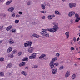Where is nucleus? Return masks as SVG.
I'll return each instance as SVG.
<instances>
[{
  "instance_id": "1",
  "label": "nucleus",
  "mask_w": 80,
  "mask_h": 80,
  "mask_svg": "<svg viewBox=\"0 0 80 80\" xmlns=\"http://www.w3.org/2000/svg\"><path fill=\"white\" fill-rule=\"evenodd\" d=\"M49 65L51 69H52V68L54 67L55 65V66H58V65H59V63L58 62L53 63V64L50 63Z\"/></svg>"
},
{
  "instance_id": "2",
  "label": "nucleus",
  "mask_w": 80,
  "mask_h": 80,
  "mask_svg": "<svg viewBox=\"0 0 80 80\" xmlns=\"http://www.w3.org/2000/svg\"><path fill=\"white\" fill-rule=\"evenodd\" d=\"M36 53H33V54L31 55V56H29V59H36L37 57L36 56Z\"/></svg>"
},
{
  "instance_id": "3",
  "label": "nucleus",
  "mask_w": 80,
  "mask_h": 80,
  "mask_svg": "<svg viewBox=\"0 0 80 80\" xmlns=\"http://www.w3.org/2000/svg\"><path fill=\"white\" fill-rule=\"evenodd\" d=\"M52 29H53L54 32H55L57 31L59 29V28H58V25H55L53 26Z\"/></svg>"
},
{
  "instance_id": "4",
  "label": "nucleus",
  "mask_w": 80,
  "mask_h": 80,
  "mask_svg": "<svg viewBox=\"0 0 80 80\" xmlns=\"http://www.w3.org/2000/svg\"><path fill=\"white\" fill-rule=\"evenodd\" d=\"M75 14V12L73 11H71L69 13L68 15L69 17H73Z\"/></svg>"
},
{
  "instance_id": "5",
  "label": "nucleus",
  "mask_w": 80,
  "mask_h": 80,
  "mask_svg": "<svg viewBox=\"0 0 80 80\" xmlns=\"http://www.w3.org/2000/svg\"><path fill=\"white\" fill-rule=\"evenodd\" d=\"M76 5L75 3H71L69 4V7L70 8H72L73 7H75Z\"/></svg>"
},
{
  "instance_id": "6",
  "label": "nucleus",
  "mask_w": 80,
  "mask_h": 80,
  "mask_svg": "<svg viewBox=\"0 0 80 80\" xmlns=\"http://www.w3.org/2000/svg\"><path fill=\"white\" fill-rule=\"evenodd\" d=\"M57 59H58V58L57 57H55L53 58L52 59V60L50 62V63H52L53 64V63L55 62V61L57 60Z\"/></svg>"
},
{
  "instance_id": "7",
  "label": "nucleus",
  "mask_w": 80,
  "mask_h": 80,
  "mask_svg": "<svg viewBox=\"0 0 80 80\" xmlns=\"http://www.w3.org/2000/svg\"><path fill=\"white\" fill-rule=\"evenodd\" d=\"M41 34L43 36H45L47 37H49V34L46 32H43V33H42Z\"/></svg>"
},
{
  "instance_id": "8",
  "label": "nucleus",
  "mask_w": 80,
  "mask_h": 80,
  "mask_svg": "<svg viewBox=\"0 0 80 80\" xmlns=\"http://www.w3.org/2000/svg\"><path fill=\"white\" fill-rule=\"evenodd\" d=\"M52 72L53 75L56 74L57 73V68H55L52 69Z\"/></svg>"
},
{
  "instance_id": "9",
  "label": "nucleus",
  "mask_w": 80,
  "mask_h": 80,
  "mask_svg": "<svg viewBox=\"0 0 80 80\" xmlns=\"http://www.w3.org/2000/svg\"><path fill=\"white\" fill-rule=\"evenodd\" d=\"M34 49L33 48L30 47L28 49V52H29V53H32V52L33 51Z\"/></svg>"
},
{
  "instance_id": "10",
  "label": "nucleus",
  "mask_w": 80,
  "mask_h": 80,
  "mask_svg": "<svg viewBox=\"0 0 80 80\" xmlns=\"http://www.w3.org/2000/svg\"><path fill=\"white\" fill-rule=\"evenodd\" d=\"M14 10V8L13 7H11L8 9V12H12Z\"/></svg>"
},
{
  "instance_id": "11",
  "label": "nucleus",
  "mask_w": 80,
  "mask_h": 80,
  "mask_svg": "<svg viewBox=\"0 0 80 80\" xmlns=\"http://www.w3.org/2000/svg\"><path fill=\"white\" fill-rule=\"evenodd\" d=\"M19 67H23V66H25V62H21L20 64L19 65Z\"/></svg>"
},
{
  "instance_id": "12",
  "label": "nucleus",
  "mask_w": 80,
  "mask_h": 80,
  "mask_svg": "<svg viewBox=\"0 0 80 80\" xmlns=\"http://www.w3.org/2000/svg\"><path fill=\"white\" fill-rule=\"evenodd\" d=\"M46 57L45 54H42L39 57V59H42L44 58V57Z\"/></svg>"
},
{
  "instance_id": "13",
  "label": "nucleus",
  "mask_w": 80,
  "mask_h": 80,
  "mask_svg": "<svg viewBox=\"0 0 80 80\" xmlns=\"http://www.w3.org/2000/svg\"><path fill=\"white\" fill-rule=\"evenodd\" d=\"M12 2V0H11L9 1H8L6 3V5H10V3Z\"/></svg>"
},
{
  "instance_id": "14",
  "label": "nucleus",
  "mask_w": 80,
  "mask_h": 80,
  "mask_svg": "<svg viewBox=\"0 0 80 80\" xmlns=\"http://www.w3.org/2000/svg\"><path fill=\"white\" fill-rule=\"evenodd\" d=\"M69 75H70V72H69V71H67L65 75V77H66V78L68 77H69Z\"/></svg>"
},
{
  "instance_id": "15",
  "label": "nucleus",
  "mask_w": 80,
  "mask_h": 80,
  "mask_svg": "<svg viewBox=\"0 0 80 80\" xmlns=\"http://www.w3.org/2000/svg\"><path fill=\"white\" fill-rule=\"evenodd\" d=\"M32 36L33 37H35V38H38L39 37V36H38V35L35 33L32 34Z\"/></svg>"
},
{
  "instance_id": "16",
  "label": "nucleus",
  "mask_w": 80,
  "mask_h": 80,
  "mask_svg": "<svg viewBox=\"0 0 80 80\" xmlns=\"http://www.w3.org/2000/svg\"><path fill=\"white\" fill-rule=\"evenodd\" d=\"M12 50V48H9L7 50V52L9 53Z\"/></svg>"
},
{
  "instance_id": "17",
  "label": "nucleus",
  "mask_w": 80,
  "mask_h": 80,
  "mask_svg": "<svg viewBox=\"0 0 80 80\" xmlns=\"http://www.w3.org/2000/svg\"><path fill=\"white\" fill-rule=\"evenodd\" d=\"M52 29H47V30L49 31V32H52L53 33H54V31Z\"/></svg>"
},
{
  "instance_id": "18",
  "label": "nucleus",
  "mask_w": 80,
  "mask_h": 80,
  "mask_svg": "<svg viewBox=\"0 0 80 80\" xmlns=\"http://www.w3.org/2000/svg\"><path fill=\"white\" fill-rule=\"evenodd\" d=\"M55 14L56 15H61V14L60 13V12L58 11H56L55 12Z\"/></svg>"
},
{
  "instance_id": "19",
  "label": "nucleus",
  "mask_w": 80,
  "mask_h": 80,
  "mask_svg": "<svg viewBox=\"0 0 80 80\" xmlns=\"http://www.w3.org/2000/svg\"><path fill=\"white\" fill-rule=\"evenodd\" d=\"M12 28V26H9L6 29V30L7 31H8L9 30H10V29Z\"/></svg>"
},
{
  "instance_id": "20",
  "label": "nucleus",
  "mask_w": 80,
  "mask_h": 80,
  "mask_svg": "<svg viewBox=\"0 0 80 80\" xmlns=\"http://www.w3.org/2000/svg\"><path fill=\"white\" fill-rule=\"evenodd\" d=\"M28 44L29 45V47H31V45L33 43V42H31V41H28Z\"/></svg>"
},
{
  "instance_id": "21",
  "label": "nucleus",
  "mask_w": 80,
  "mask_h": 80,
  "mask_svg": "<svg viewBox=\"0 0 80 80\" xmlns=\"http://www.w3.org/2000/svg\"><path fill=\"white\" fill-rule=\"evenodd\" d=\"M65 35L67 38L69 37V32H67L65 33Z\"/></svg>"
},
{
  "instance_id": "22",
  "label": "nucleus",
  "mask_w": 80,
  "mask_h": 80,
  "mask_svg": "<svg viewBox=\"0 0 80 80\" xmlns=\"http://www.w3.org/2000/svg\"><path fill=\"white\" fill-rule=\"evenodd\" d=\"M76 78V75L75 74H73L72 77V80H74L75 78Z\"/></svg>"
},
{
  "instance_id": "23",
  "label": "nucleus",
  "mask_w": 80,
  "mask_h": 80,
  "mask_svg": "<svg viewBox=\"0 0 80 80\" xmlns=\"http://www.w3.org/2000/svg\"><path fill=\"white\" fill-rule=\"evenodd\" d=\"M21 74H22V75H25V76H27V72H26L25 71H22L21 72Z\"/></svg>"
},
{
  "instance_id": "24",
  "label": "nucleus",
  "mask_w": 80,
  "mask_h": 80,
  "mask_svg": "<svg viewBox=\"0 0 80 80\" xmlns=\"http://www.w3.org/2000/svg\"><path fill=\"white\" fill-rule=\"evenodd\" d=\"M24 45L25 47H30V46L28 43H24Z\"/></svg>"
},
{
  "instance_id": "25",
  "label": "nucleus",
  "mask_w": 80,
  "mask_h": 80,
  "mask_svg": "<svg viewBox=\"0 0 80 80\" xmlns=\"http://www.w3.org/2000/svg\"><path fill=\"white\" fill-rule=\"evenodd\" d=\"M41 6H42V8L43 10H45V6L44 5L41 4Z\"/></svg>"
},
{
  "instance_id": "26",
  "label": "nucleus",
  "mask_w": 80,
  "mask_h": 80,
  "mask_svg": "<svg viewBox=\"0 0 80 80\" xmlns=\"http://www.w3.org/2000/svg\"><path fill=\"white\" fill-rule=\"evenodd\" d=\"M48 18L49 20H52V16L51 15L48 16Z\"/></svg>"
},
{
  "instance_id": "27",
  "label": "nucleus",
  "mask_w": 80,
  "mask_h": 80,
  "mask_svg": "<svg viewBox=\"0 0 80 80\" xmlns=\"http://www.w3.org/2000/svg\"><path fill=\"white\" fill-rule=\"evenodd\" d=\"M5 60V59H4V58L3 57H1L0 58V61L1 62H3Z\"/></svg>"
},
{
  "instance_id": "28",
  "label": "nucleus",
  "mask_w": 80,
  "mask_h": 80,
  "mask_svg": "<svg viewBox=\"0 0 80 80\" xmlns=\"http://www.w3.org/2000/svg\"><path fill=\"white\" fill-rule=\"evenodd\" d=\"M0 76H4V73L3 72H0Z\"/></svg>"
},
{
  "instance_id": "29",
  "label": "nucleus",
  "mask_w": 80,
  "mask_h": 80,
  "mask_svg": "<svg viewBox=\"0 0 80 80\" xmlns=\"http://www.w3.org/2000/svg\"><path fill=\"white\" fill-rule=\"evenodd\" d=\"M9 42L10 44H13L15 42L12 40L9 41Z\"/></svg>"
},
{
  "instance_id": "30",
  "label": "nucleus",
  "mask_w": 80,
  "mask_h": 80,
  "mask_svg": "<svg viewBox=\"0 0 80 80\" xmlns=\"http://www.w3.org/2000/svg\"><path fill=\"white\" fill-rule=\"evenodd\" d=\"M75 17L76 18H78L79 17V15H78V14H77V13H76L75 14Z\"/></svg>"
},
{
  "instance_id": "31",
  "label": "nucleus",
  "mask_w": 80,
  "mask_h": 80,
  "mask_svg": "<svg viewBox=\"0 0 80 80\" xmlns=\"http://www.w3.org/2000/svg\"><path fill=\"white\" fill-rule=\"evenodd\" d=\"M3 26H0V31H2L3 30Z\"/></svg>"
},
{
  "instance_id": "32",
  "label": "nucleus",
  "mask_w": 80,
  "mask_h": 80,
  "mask_svg": "<svg viewBox=\"0 0 80 80\" xmlns=\"http://www.w3.org/2000/svg\"><path fill=\"white\" fill-rule=\"evenodd\" d=\"M46 32V30L42 29V32H41V33L42 34V33H43V32Z\"/></svg>"
},
{
  "instance_id": "33",
  "label": "nucleus",
  "mask_w": 80,
  "mask_h": 80,
  "mask_svg": "<svg viewBox=\"0 0 80 80\" xmlns=\"http://www.w3.org/2000/svg\"><path fill=\"white\" fill-rule=\"evenodd\" d=\"M19 20H15L14 21V22L15 23H19Z\"/></svg>"
},
{
  "instance_id": "34",
  "label": "nucleus",
  "mask_w": 80,
  "mask_h": 80,
  "mask_svg": "<svg viewBox=\"0 0 80 80\" xmlns=\"http://www.w3.org/2000/svg\"><path fill=\"white\" fill-rule=\"evenodd\" d=\"M11 17H13V18H15V13L12 14Z\"/></svg>"
},
{
  "instance_id": "35",
  "label": "nucleus",
  "mask_w": 80,
  "mask_h": 80,
  "mask_svg": "<svg viewBox=\"0 0 80 80\" xmlns=\"http://www.w3.org/2000/svg\"><path fill=\"white\" fill-rule=\"evenodd\" d=\"M17 52V50H14L12 52V53L13 54H15L16 53V52Z\"/></svg>"
},
{
  "instance_id": "36",
  "label": "nucleus",
  "mask_w": 80,
  "mask_h": 80,
  "mask_svg": "<svg viewBox=\"0 0 80 80\" xmlns=\"http://www.w3.org/2000/svg\"><path fill=\"white\" fill-rule=\"evenodd\" d=\"M64 68V67H63V66H62L61 67H60L59 68V69L61 70H62V69H63Z\"/></svg>"
},
{
  "instance_id": "37",
  "label": "nucleus",
  "mask_w": 80,
  "mask_h": 80,
  "mask_svg": "<svg viewBox=\"0 0 80 80\" xmlns=\"http://www.w3.org/2000/svg\"><path fill=\"white\" fill-rule=\"evenodd\" d=\"M27 59H28V58H24L22 59V61H27Z\"/></svg>"
},
{
  "instance_id": "38",
  "label": "nucleus",
  "mask_w": 80,
  "mask_h": 80,
  "mask_svg": "<svg viewBox=\"0 0 80 80\" xmlns=\"http://www.w3.org/2000/svg\"><path fill=\"white\" fill-rule=\"evenodd\" d=\"M12 32L13 33H15L16 32V29H15L14 30V29H12Z\"/></svg>"
},
{
  "instance_id": "39",
  "label": "nucleus",
  "mask_w": 80,
  "mask_h": 80,
  "mask_svg": "<svg viewBox=\"0 0 80 80\" xmlns=\"http://www.w3.org/2000/svg\"><path fill=\"white\" fill-rule=\"evenodd\" d=\"M33 68H38V66L36 65L34 66L33 67Z\"/></svg>"
},
{
  "instance_id": "40",
  "label": "nucleus",
  "mask_w": 80,
  "mask_h": 80,
  "mask_svg": "<svg viewBox=\"0 0 80 80\" xmlns=\"http://www.w3.org/2000/svg\"><path fill=\"white\" fill-rule=\"evenodd\" d=\"M79 22V20L78 19V18H76V19L75 20V22L76 23H78Z\"/></svg>"
},
{
  "instance_id": "41",
  "label": "nucleus",
  "mask_w": 80,
  "mask_h": 80,
  "mask_svg": "<svg viewBox=\"0 0 80 80\" xmlns=\"http://www.w3.org/2000/svg\"><path fill=\"white\" fill-rule=\"evenodd\" d=\"M22 52H19L18 53V56H20V55H22Z\"/></svg>"
},
{
  "instance_id": "42",
  "label": "nucleus",
  "mask_w": 80,
  "mask_h": 80,
  "mask_svg": "<svg viewBox=\"0 0 80 80\" xmlns=\"http://www.w3.org/2000/svg\"><path fill=\"white\" fill-rule=\"evenodd\" d=\"M40 12L41 13H46V11H41Z\"/></svg>"
},
{
  "instance_id": "43",
  "label": "nucleus",
  "mask_w": 80,
  "mask_h": 80,
  "mask_svg": "<svg viewBox=\"0 0 80 80\" xmlns=\"http://www.w3.org/2000/svg\"><path fill=\"white\" fill-rule=\"evenodd\" d=\"M18 17H20V16L18 14H17L16 15V18H18Z\"/></svg>"
},
{
  "instance_id": "44",
  "label": "nucleus",
  "mask_w": 80,
  "mask_h": 80,
  "mask_svg": "<svg viewBox=\"0 0 80 80\" xmlns=\"http://www.w3.org/2000/svg\"><path fill=\"white\" fill-rule=\"evenodd\" d=\"M31 5V3H30V2L29 1H28V5Z\"/></svg>"
},
{
  "instance_id": "45",
  "label": "nucleus",
  "mask_w": 80,
  "mask_h": 80,
  "mask_svg": "<svg viewBox=\"0 0 80 80\" xmlns=\"http://www.w3.org/2000/svg\"><path fill=\"white\" fill-rule=\"evenodd\" d=\"M32 25H35L37 24V23L35 22H33L32 23Z\"/></svg>"
},
{
  "instance_id": "46",
  "label": "nucleus",
  "mask_w": 80,
  "mask_h": 80,
  "mask_svg": "<svg viewBox=\"0 0 80 80\" xmlns=\"http://www.w3.org/2000/svg\"><path fill=\"white\" fill-rule=\"evenodd\" d=\"M41 18H42V19L45 20V16H43V17H42Z\"/></svg>"
},
{
  "instance_id": "47",
  "label": "nucleus",
  "mask_w": 80,
  "mask_h": 80,
  "mask_svg": "<svg viewBox=\"0 0 80 80\" xmlns=\"http://www.w3.org/2000/svg\"><path fill=\"white\" fill-rule=\"evenodd\" d=\"M73 40L74 41L76 42V38H75V37L73 38Z\"/></svg>"
},
{
  "instance_id": "48",
  "label": "nucleus",
  "mask_w": 80,
  "mask_h": 80,
  "mask_svg": "<svg viewBox=\"0 0 80 80\" xmlns=\"http://www.w3.org/2000/svg\"><path fill=\"white\" fill-rule=\"evenodd\" d=\"M74 50V49L73 48V47H71V51H72V50Z\"/></svg>"
},
{
  "instance_id": "49",
  "label": "nucleus",
  "mask_w": 80,
  "mask_h": 80,
  "mask_svg": "<svg viewBox=\"0 0 80 80\" xmlns=\"http://www.w3.org/2000/svg\"><path fill=\"white\" fill-rule=\"evenodd\" d=\"M70 22L71 23H73V20L72 19H71Z\"/></svg>"
},
{
  "instance_id": "50",
  "label": "nucleus",
  "mask_w": 80,
  "mask_h": 80,
  "mask_svg": "<svg viewBox=\"0 0 80 80\" xmlns=\"http://www.w3.org/2000/svg\"><path fill=\"white\" fill-rule=\"evenodd\" d=\"M8 65V66L9 68H11L12 67V66L10 65V64H9Z\"/></svg>"
},
{
  "instance_id": "51",
  "label": "nucleus",
  "mask_w": 80,
  "mask_h": 80,
  "mask_svg": "<svg viewBox=\"0 0 80 80\" xmlns=\"http://www.w3.org/2000/svg\"><path fill=\"white\" fill-rule=\"evenodd\" d=\"M51 16H52V18H53L55 17V15L54 14L52 15H51Z\"/></svg>"
},
{
  "instance_id": "52",
  "label": "nucleus",
  "mask_w": 80,
  "mask_h": 80,
  "mask_svg": "<svg viewBox=\"0 0 80 80\" xmlns=\"http://www.w3.org/2000/svg\"><path fill=\"white\" fill-rule=\"evenodd\" d=\"M18 13L19 14H20V15H22V14L23 13L21 12H19Z\"/></svg>"
},
{
  "instance_id": "53",
  "label": "nucleus",
  "mask_w": 80,
  "mask_h": 80,
  "mask_svg": "<svg viewBox=\"0 0 80 80\" xmlns=\"http://www.w3.org/2000/svg\"><path fill=\"white\" fill-rule=\"evenodd\" d=\"M59 55H60L59 53H57L56 54V56H57V57H58V56H59Z\"/></svg>"
},
{
  "instance_id": "54",
  "label": "nucleus",
  "mask_w": 80,
  "mask_h": 80,
  "mask_svg": "<svg viewBox=\"0 0 80 80\" xmlns=\"http://www.w3.org/2000/svg\"><path fill=\"white\" fill-rule=\"evenodd\" d=\"M10 68L8 66V65L6 67V68Z\"/></svg>"
},
{
  "instance_id": "55",
  "label": "nucleus",
  "mask_w": 80,
  "mask_h": 80,
  "mask_svg": "<svg viewBox=\"0 0 80 80\" xmlns=\"http://www.w3.org/2000/svg\"><path fill=\"white\" fill-rule=\"evenodd\" d=\"M2 42H3V41H2V40H0V44H1V43H2Z\"/></svg>"
},
{
  "instance_id": "56",
  "label": "nucleus",
  "mask_w": 80,
  "mask_h": 80,
  "mask_svg": "<svg viewBox=\"0 0 80 80\" xmlns=\"http://www.w3.org/2000/svg\"><path fill=\"white\" fill-rule=\"evenodd\" d=\"M52 24L53 25H56V23H55V22H53Z\"/></svg>"
},
{
  "instance_id": "57",
  "label": "nucleus",
  "mask_w": 80,
  "mask_h": 80,
  "mask_svg": "<svg viewBox=\"0 0 80 80\" xmlns=\"http://www.w3.org/2000/svg\"><path fill=\"white\" fill-rule=\"evenodd\" d=\"M80 40V38H78L77 39V41L78 42L79 41V40Z\"/></svg>"
},
{
  "instance_id": "58",
  "label": "nucleus",
  "mask_w": 80,
  "mask_h": 80,
  "mask_svg": "<svg viewBox=\"0 0 80 80\" xmlns=\"http://www.w3.org/2000/svg\"><path fill=\"white\" fill-rule=\"evenodd\" d=\"M44 59H45V60H48V58L47 57L46 58H45Z\"/></svg>"
},
{
  "instance_id": "59",
  "label": "nucleus",
  "mask_w": 80,
  "mask_h": 80,
  "mask_svg": "<svg viewBox=\"0 0 80 80\" xmlns=\"http://www.w3.org/2000/svg\"><path fill=\"white\" fill-rule=\"evenodd\" d=\"M25 69H26V70H28V67H25Z\"/></svg>"
},
{
  "instance_id": "60",
  "label": "nucleus",
  "mask_w": 80,
  "mask_h": 80,
  "mask_svg": "<svg viewBox=\"0 0 80 80\" xmlns=\"http://www.w3.org/2000/svg\"><path fill=\"white\" fill-rule=\"evenodd\" d=\"M11 58H12V57H13V54H12V55H11Z\"/></svg>"
},
{
  "instance_id": "61",
  "label": "nucleus",
  "mask_w": 80,
  "mask_h": 80,
  "mask_svg": "<svg viewBox=\"0 0 80 80\" xmlns=\"http://www.w3.org/2000/svg\"><path fill=\"white\" fill-rule=\"evenodd\" d=\"M3 0H0V3H1L2 2H3Z\"/></svg>"
},
{
  "instance_id": "62",
  "label": "nucleus",
  "mask_w": 80,
  "mask_h": 80,
  "mask_svg": "<svg viewBox=\"0 0 80 80\" xmlns=\"http://www.w3.org/2000/svg\"><path fill=\"white\" fill-rule=\"evenodd\" d=\"M62 1H63V2H66V0H62Z\"/></svg>"
},
{
  "instance_id": "63",
  "label": "nucleus",
  "mask_w": 80,
  "mask_h": 80,
  "mask_svg": "<svg viewBox=\"0 0 80 80\" xmlns=\"http://www.w3.org/2000/svg\"><path fill=\"white\" fill-rule=\"evenodd\" d=\"M77 18L78 19V20H79H79H80V18H78H78Z\"/></svg>"
},
{
  "instance_id": "64",
  "label": "nucleus",
  "mask_w": 80,
  "mask_h": 80,
  "mask_svg": "<svg viewBox=\"0 0 80 80\" xmlns=\"http://www.w3.org/2000/svg\"><path fill=\"white\" fill-rule=\"evenodd\" d=\"M78 60H80V58H78Z\"/></svg>"
}]
</instances>
